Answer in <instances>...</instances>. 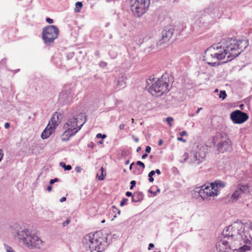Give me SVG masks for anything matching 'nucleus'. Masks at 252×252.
I'll return each instance as SVG.
<instances>
[{
    "mask_svg": "<svg viewBox=\"0 0 252 252\" xmlns=\"http://www.w3.org/2000/svg\"><path fill=\"white\" fill-rule=\"evenodd\" d=\"M101 172H102V174H101V175L99 177H98V179L99 180H103L104 179V176L103 175V168L102 167H101Z\"/></svg>",
    "mask_w": 252,
    "mask_h": 252,
    "instance_id": "obj_25",
    "label": "nucleus"
},
{
    "mask_svg": "<svg viewBox=\"0 0 252 252\" xmlns=\"http://www.w3.org/2000/svg\"><path fill=\"white\" fill-rule=\"evenodd\" d=\"M130 184H131V186L130 187V189H132L133 188V187L135 186L136 182L135 181H132L130 182Z\"/></svg>",
    "mask_w": 252,
    "mask_h": 252,
    "instance_id": "obj_29",
    "label": "nucleus"
},
{
    "mask_svg": "<svg viewBox=\"0 0 252 252\" xmlns=\"http://www.w3.org/2000/svg\"><path fill=\"white\" fill-rule=\"evenodd\" d=\"M58 181V179L57 178H55L54 179H52L50 181V185H52L53 183H54L55 182H57Z\"/></svg>",
    "mask_w": 252,
    "mask_h": 252,
    "instance_id": "obj_33",
    "label": "nucleus"
},
{
    "mask_svg": "<svg viewBox=\"0 0 252 252\" xmlns=\"http://www.w3.org/2000/svg\"><path fill=\"white\" fill-rule=\"evenodd\" d=\"M133 164V163H131V165H130L129 169H130V170H131V169H132V166Z\"/></svg>",
    "mask_w": 252,
    "mask_h": 252,
    "instance_id": "obj_53",
    "label": "nucleus"
},
{
    "mask_svg": "<svg viewBox=\"0 0 252 252\" xmlns=\"http://www.w3.org/2000/svg\"><path fill=\"white\" fill-rule=\"evenodd\" d=\"M47 190L48 191H51L52 190V187L51 186H49L47 187Z\"/></svg>",
    "mask_w": 252,
    "mask_h": 252,
    "instance_id": "obj_46",
    "label": "nucleus"
},
{
    "mask_svg": "<svg viewBox=\"0 0 252 252\" xmlns=\"http://www.w3.org/2000/svg\"><path fill=\"white\" fill-rule=\"evenodd\" d=\"M177 140L179 141H183V142H186V140L183 139L182 137H178L177 138Z\"/></svg>",
    "mask_w": 252,
    "mask_h": 252,
    "instance_id": "obj_36",
    "label": "nucleus"
},
{
    "mask_svg": "<svg viewBox=\"0 0 252 252\" xmlns=\"http://www.w3.org/2000/svg\"><path fill=\"white\" fill-rule=\"evenodd\" d=\"M129 163V160H127L126 162V164L127 165Z\"/></svg>",
    "mask_w": 252,
    "mask_h": 252,
    "instance_id": "obj_52",
    "label": "nucleus"
},
{
    "mask_svg": "<svg viewBox=\"0 0 252 252\" xmlns=\"http://www.w3.org/2000/svg\"><path fill=\"white\" fill-rule=\"evenodd\" d=\"M248 115L240 110H235L230 114V119L234 124H241L249 119Z\"/></svg>",
    "mask_w": 252,
    "mask_h": 252,
    "instance_id": "obj_11",
    "label": "nucleus"
},
{
    "mask_svg": "<svg viewBox=\"0 0 252 252\" xmlns=\"http://www.w3.org/2000/svg\"><path fill=\"white\" fill-rule=\"evenodd\" d=\"M248 45L246 40L231 39L221 45H213L205 51L204 61L212 66L220 65L219 61H231L237 57Z\"/></svg>",
    "mask_w": 252,
    "mask_h": 252,
    "instance_id": "obj_1",
    "label": "nucleus"
},
{
    "mask_svg": "<svg viewBox=\"0 0 252 252\" xmlns=\"http://www.w3.org/2000/svg\"><path fill=\"white\" fill-rule=\"evenodd\" d=\"M70 223V220L67 219L65 222H64L63 224V226H65L67 225Z\"/></svg>",
    "mask_w": 252,
    "mask_h": 252,
    "instance_id": "obj_31",
    "label": "nucleus"
},
{
    "mask_svg": "<svg viewBox=\"0 0 252 252\" xmlns=\"http://www.w3.org/2000/svg\"><path fill=\"white\" fill-rule=\"evenodd\" d=\"M187 134V132L186 131H183L180 133V135L181 136H183Z\"/></svg>",
    "mask_w": 252,
    "mask_h": 252,
    "instance_id": "obj_38",
    "label": "nucleus"
},
{
    "mask_svg": "<svg viewBox=\"0 0 252 252\" xmlns=\"http://www.w3.org/2000/svg\"><path fill=\"white\" fill-rule=\"evenodd\" d=\"M126 77L125 75L121 74L117 80V86L119 90L122 89L126 86Z\"/></svg>",
    "mask_w": 252,
    "mask_h": 252,
    "instance_id": "obj_15",
    "label": "nucleus"
},
{
    "mask_svg": "<svg viewBox=\"0 0 252 252\" xmlns=\"http://www.w3.org/2000/svg\"><path fill=\"white\" fill-rule=\"evenodd\" d=\"M226 96V94L225 91H221L219 94V97L224 99Z\"/></svg>",
    "mask_w": 252,
    "mask_h": 252,
    "instance_id": "obj_22",
    "label": "nucleus"
},
{
    "mask_svg": "<svg viewBox=\"0 0 252 252\" xmlns=\"http://www.w3.org/2000/svg\"><path fill=\"white\" fill-rule=\"evenodd\" d=\"M150 5V0H135L131 5V10L133 14L140 17L146 13Z\"/></svg>",
    "mask_w": 252,
    "mask_h": 252,
    "instance_id": "obj_9",
    "label": "nucleus"
},
{
    "mask_svg": "<svg viewBox=\"0 0 252 252\" xmlns=\"http://www.w3.org/2000/svg\"><path fill=\"white\" fill-rule=\"evenodd\" d=\"M225 183L217 180L209 185H204L195 189L200 197L206 201H210L220 194V189L225 187Z\"/></svg>",
    "mask_w": 252,
    "mask_h": 252,
    "instance_id": "obj_3",
    "label": "nucleus"
},
{
    "mask_svg": "<svg viewBox=\"0 0 252 252\" xmlns=\"http://www.w3.org/2000/svg\"><path fill=\"white\" fill-rule=\"evenodd\" d=\"M174 30L172 28H165L162 32V40L163 42L168 41L172 37Z\"/></svg>",
    "mask_w": 252,
    "mask_h": 252,
    "instance_id": "obj_14",
    "label": "nucleus"
},
{
    "mask_svg": "<svg viewBox=\"0 0 252 252\" xmlns=\"http://www.w3.org/2000/svg\"><path fill=\"white\" fill-rule=\"evenodd\" d=\"M247 224L235 222L226 227L222 231L223 236L228 237L229 244L233 252H241L250 242L248 233L245 231Z\"/></svg>",
    "mask_w": 252,
    "mask_h": 252,
    "instance_id": "obj_2",
    "label": "nucleus"
},
{
    "mask_svg": "<svg viewBox=\"0 0 252 252\" xmlns=\"http://www.w3.org/2000/svg\"><path fill=\"white\" fill-rule=\"evenodd\" d=\"M252 196L250 187L248 184H239L230 197V201L236 202L240 198L246 200Z\"/></svg>",
    "mask_w": 252,
    "mask_h": 252,
    "instance_id": "obj_8",
    "label": "nucleus"
},
{
    "mask_svg": "<svg viewBox=\"0 0 252 252\" xmlns=\"http://www.w3.org/2000/svg\"><path fill=\"white\" fill-rule=\"evenodd\" d=\"M60 164L64 168L65 170H70L72 168V167L70 165H66V164L63 162H61Z\"/></svg>",
    "mask_w": 252,
    "mask_h": 252,
    "instance_id": "obj_20",
    "label": "nucleus"
},
{
    "mask_svg": "<svg viewBox=\"0 0 252 252\" xmlns=\"http://www.w3.org/2000/svg\"><path fill=\"white\" fill-rule=\"evenodd\" d=\"M127 201H128L127 199H126V198L123 199L120 203V206H123L124 205H125Z\"/></svg>",
    "mask_w": 252,
    "mask_h": 252,
    "instance_id": "obj_26",
    "label": "nucleus"
},
{
    "mask_svg": "<svg viewBox=\"0 0 252 252\" xmlns=\"http://www.w3.org/2000/svg\"><path fill=\"white\" fill-rule=\"evenodd\" d=\"M6 250L7 252H15L12 248L7 246L6 247Z\"/></svg>",
    "mask_w": 252,
    "mask_h": 252,
    "instance_id": "obj_27",
    "label": "nucleus"
},
{
    "mask_svg": "<svg viewBox=\"0 0 252 252\" xmlns=\"http://www.w3.org/2000/svg\"><path fill=\"white\" fill-rule=\"evenodd\" d=\"M125 125L124 124H121L119 126V128L120 130H123L125 128Z\"/></svg>",
    "mask_w": 252,
    "mask_h": 252,
    "instance_id": "obj_37",
    "label": "nucleus"
},
{
    "mask_svg": "<svg viewBox=\"0 0 252 252\" xmlns=\"http://www.w3.org/2000/svg\"><path fill=\"white\" fill-rule=\"evenodd\" d=\"M60 123V122L59 120L58 115L55 114L53 116L47 126L51 127V128L55 130Z\"/></svg>",
    "mask_w": 252,
    "mask_h": 252,
    "instance_id": "obj_16",
    "label": "nucleus"
},
{
    "mask_svg": "<svg viewBox=\"0 0 252 252\" xmlns=\"http://www.w3.org/2000/svg\"><path fill=\"white\" fill-rule=\"evenodd\" d=\"M216 138H218V139H220V137H218V136H217Z\"/></svg>",
    "mask_w": 252,
    "mask_h": 252,
    "instance_id": "obj_59",
    "label": "nucleus"
},
{
    "mask_svg": "<svg viewBox=\"0 0 252 252\" xmlns=\"http://www.w3.org/2000/svg\"><path fill=\"white\" fill-rule=\"evenodd\" d=\"M103 143V140H101L100 141H99V142H98V144H102Z\"/></svg>",
    "mask_w": 252,
    "mask_h": 252,
    "instance_id": "obj_50",
    "label": "nucleus"
},
{
    "mask_svg": "<svg viewBox=\"0 0 252 252\" xmlns=\"http://www.w3.org/2000/svg\"><path fill=\"white\" fill-rule=\"evenodd\" d=\"M157 191L159 192L160 191L159 189H158Z\"/></svg>",
    "mask_w": 252,
    "mask_h": 252,
    "instance_id": "obj_56",
    "label": "nucleus"
},
{
    "mask_svg": "<svg viewBox=\"0 0 252 252\" xmlns=\"http://www.w3.org/2000/svg\"><path fill=\"white\" fill-rule=\"evenodd\" d=\"M241 252H252V245L250 242L246 245H244V248Z\"/></svg>",
    "mask_w": 252,
    "mask_h": 252,
    "instance_id": "obj_18",
    "label": "nucleus"
},
{
    "mask_svg": "<svg viewBox=\"0 0 252 252\" xmlns=\"http://www.w3.org/2000/svg\"><path fill=\"white\" fill-rule=\"evenodd\" d=\"M149 177V180L150 182H153L154 181V179L153 177Z\"/></svg>",
    "mask_w": 252,
    "mask_h": 252,
    "instance_id": "obj_45",
    "label": "nucleus"
},
{
    "mask_svg": "<svg viewBox=\"0 0 252 252\" xmlns=\"http://www.w3.org/2000/svg\"><path fill=\"white\" fill-rule=\"evenodd\" d=\"M3 157V154L1 150H0V161L1 160Z\"/></svg>",
    "mask_w": 252,
    "mask_h": 252,
    "instance_id": "obj_42",
    "label": "nucleus"
},
{
    "mask_svg": "<svg viewBox=\"0 0 252 252\" xmlns=\"http://www.w3.org/2000/svg\"><path fill=\"white\" fill-rule=\"evenodd\" d=\"M78 117H73L67 120L64 124L63 129V133L61 135V139L63 141H66L75 135L81 128L85 122L78 120Z\"/></svg>",
    "mask_w": 252,
    "mask_h": 252,
    "instance_id": "obj_5",
    "label": "nucleus"
},
{
    "mask_svg": "<svg viewBox=\"0 0 252 252\" xmlns=\"http://www.w3.org/2000/svg\"><path fill=\"white\" fill-rule=\"evenodd\" d=\"M54 130H55L51 128V127L47 126L45 129L41 133V138L43 139L47 138L54 132Z\"/></svg>",
    "mask_w": 252,
    "mask_h": 252,
    "instance_id": "obj_17",
    "label": "nucleus"
},
{
    "mask_svg": "<svg viewBox=\"0 0 252 252\" xmlns=\"http://www.w3.org/2000/svg\"><path fill=\"white\" fill-rule=\"evenodd\" d=\"M202 108L201 107V108H198L197 110L196 111V114H198L199 111L202 109Z\"/></svg>",
    "mask_w": 252,
    "mask_h": 252,
    "instance_id": "obj_49",
    "label": "nucleus"
},
{
    "mask_svg": "<svg viewBox=\"0 0 252 252\" xmlns=\"http://www.w3.org/2000/svg\"><path fill=\"white\" fill-rule=\"evenodd\" d=\"M141 150V147H139L137 149V151L139 152Z\"/></svg>",
    "mask_w": 252,
    "mask_h": 252,
    "instance_id": "obj_51",
    "label": "nucleus"
},
{
    "mask_svg": "<svg viewBox=\"0 0 252 252\" xmlns=\"http://www.w3.org/2000/svg\"><path fill=\"white\" fill-rule=\"evenodd\" d=\"M228 237L223 236V238L219 240L217 243V249L219 252H232Z\"/></svg>",
    "mask_w": 252,
    "mask_h": 252,
    "instance_id": "obj_12",
    "label": "nucleus"
},
{
    "mask_svg": "<svg viewBox=\"0 0 252 252\" xmlns=\"http://www.w3.org/2000/svg\"><path fill=\"white\" fill-rule=\"evenodd\" d=\"M19 238L22 240L25 245L30 248L40 249L43 242L36 235L30 233L28 230L20 231L18 233Z\"/></svg>",
    "mask_w": 252,
    "mask_h": 252,
    "instance_id": "obj_6",
    "label": "nucleus"
},
{
    "mask_svg": "<svg viewBox=\"0 0 252 252\" xmlns=\"http://www.w3.org/2000/svg\"><path fill=\"white\" fill-rule=\"evenodd\" d=\"M66 197H62V198L60 199V201L61 202H63L65 201L66 200Z\"/></svg>",
    "mask_w": 252,
    "mask_h": 252,
    "instance_id": "obj_40",
    "label": "nucleus"
},
{
    "mask_svg": "<svg viewBox=\"0 0 252 252\" xmlns=\"http://www.w3.org/2000/svg\"><path fill=\"white\" fill-rule=\"evenodd\" d=\"M46 21L49 24H52L53 23V20L50 18H47Z\"/></svg>",
    "mask_w": 252,
    "mask_h": 252,
    "instance_id": "obj_30",
    "label": "nucleus"
},
{
    "mask_svg": "<svg viewBox=\"0 0 252 252\" xmlns=\"http://www.w3.org/2000/svg\"><path fill=\"white\" fill-rule=\"evenodd\" d=\"M83 243L89 246L92 252L93 251L97 252H102L105 250L108 245L107 238L101 232L86 235Z\"/></svg>",
    "mask_w": 252,
    "mask_h": 252,
    "instance_id": "obj_4",
    "label": "nucleus"
},
{
    "mask_svg": "<svg viewBox=\"0 0 252 252\" xmlns=\"http://www.w3.org/2000/svg\"><path fill=\"white\" fill-rule=\"evenodd\" d=\"M216 138H218V139H220V137H218V136H217Z\"/></svg>",
    "mask_w": 252,
    "mask_h": 252,
    "instance_id": "obj_58",
    "label": "nucleus"
},
{
    "mask_svg": "<svg viewBox=\"0 0 252 252\" xmlns=\"http://www.w3.org/2000/svg\"><path fill=\"white\" fill-rule=\"evenodd\" d=\"M75 169V171L78 173L82 171V168L79 166L76 167Z\"/></svg>",
    "mask_w": 252,
    "mask_h": 252,
    "instance_id": "obj_32",
    "label": "nucleus"
},
{
    "mask_svg": "<svg viewBox=\"0 0 252 252\" xmlns=\"http://www.w3.org/2000/svg\"><path fill=\"white\" fill-rule=\"evenodd\" d=\"M147 156H148L147 154H144V155L142 156V159H144V158H146Z\"/></svg>",
    "mask_w": 252,
    "mask_h": 252,
    "instance_id": "obj_48",
    "label": "nucleus"
},
{
    "mask_svg": "<svg viewBox=\"0 0 252 252\" xmlns=\"http://www.w3.org/2000/svg\"><path fill=\"white\" fill-rule=\"evenodd\" d=\"M162 144H163V141H162V140L161 139H160V140H159V141H158V145H159V146H161Z\"/></svg>",
    "mask_w": 252,
    "mask_h": 252,
    "instance_id": "obj_47",
    "label": "nucleus"
},
{
    "mask_svg": "<svg viewBox=\"0 0 252 252\" xmlns=\"http://www.w3.org/2000/svg\"><path fill=\"white\" fill-rule=\"evenodd\" d=\"M136 164H137V165L141 166L143 169H144L145 168L144 164L142 162H141L140 161H138L136 162Z\"/></svg>",
    "mask_w": 252,
    "mask_h": 252,
    "instance_id": "obj_28",
    "label": "nucleus"
},
{
    "mask_svg": "<svg viewBox=\"0 0 252 252\" xmlns=\"http://www.w3.org/2000/svg\"><path fill=\"white\" fill-rule=\"evenodd\" d=\"M10 127V124L9 123H6L5 124H4V127L5 128H8L9 127Z\"/></svg>",
    "mask_w": 252,
    "mask_h": 252,
    "instance_id": "obj_39",
    "label": "nucleus"
},
{
    "mask_svg": "<svg viewBox=\"0 0 252 252\" xmlns=\"http://www.w3.org/2000/svg\"><path fill=\"white\" fill-rule=\"evenodd\" d=\"M170 85L167 79L162 76L149 88V92L153 95H160L169 91Z\"/></svg>",
    "mask_w": 252,
    "mask_h": 252,
    "instance_id": "obj_7",
    "label": "nucleus"
},
{
    "mask_svg": "<svg viewBox=\"0 0 252 252\" xmlns=\"http://www.w3.org/2000/svg\"><path fill=\"white\" fill-rule=\"evenodd\" d=\"M120 213H121L120 211V210H118V214L119 215H120Z\"/></svg>",
    "mask_w": 252,
    "mask_h": 252,
    "instance_id": "obj_55",
    "label": "nucleus"
},
{
    "mask_svg": "<svg viewBox=\"0 0 252 252\" xmlns=\"http://www.w3.org/2000/svg\"><path fill=\"white\" fill-rule=\"evenodd\" d=\"M132 200L133 202H138L139 200V198L138 197V195L137 194V196L134 194L132 197Z\"/></svg>",
    "mask_w": 252,
    "mask_h": 252,
    "instance_id": "obj_23",
    "label": "nucleus"
},
{
    "mask_svg": "<svg viewBox=\"0 0 252 252\" xmlns=\"http://www.w3.org/2000/svg\"><path fill=\"white\" fill-rule=\"evenodd\" d=\"M218 150L220 153H224L231 149V146L230 142L224 140L220 141L217 145Z\"/></svg>",
    "mask_w": 252,
    "mask_h": 252,
    "instance_id": "obj_13",
    "label": "nucleus"
},
{
    "mask_svg": "<svg viewBox=\"0 0 252 252\" xmlns=\"http://www.w3.org/2000/svg\"><path fill=\"white\" fill-rule=\"evenodd\" d=\"M96 137L98 139H99V138L104 139L106 137V135L102 134L101 133H98L96 134Z\"/></svg>",
    "mask_w": 252,
    "mask_h": 252,
    "instance_id": "obj_24",
    "label": "nucleus"
},
{
    "mask_svg": "<svg viewBox=\"0 0 252 252\" xmlns=\"http://www.w3.org/2000/svg\"><path fill=\"white\" fill-rule=\"evenodd\" d=\"M154 247V245L153 243H150L149 245V248L148 249L150 250L152 248Z\"/></svg>",
    "mask_w": 252,
    "mask_h": 252,
    "instance_id": "obj_41",
    "label": "nucleus"
},
{
    "mask_svg": "<svg viewBox=\"0 0 252 252\" xmlns=\"http://www.w3.org/2000/svg\"><path fill=\"white\" fill-rule=\"evenodd\" d=\"M132 123H133L134 122V120L133 119H131Z\"/></svg>",
    "mask_w": 252,
    "mask_h": 252,
    "instance_id": "obj_54",
    "label": "nucleus"
},
{
    "mask_svg": "<svg viewBox=\"0 0 252 252\" xmlns=\"http://www.w3.org/2000/svg\"><path fill=\"white\" fill-rule=\"evenodd\" d=\"M126 195L127 196H132V193L131 192H129V191H127L126 193Z\"/></svg>",
    "mask_w": 252,
    "mask_h": 252,
    "instance_id": "obj_43",
    "label": "nucleus"
},
{
    "mask_svg": "<svg viewBox=\"0 0 252 252\" xmlns=\"http://www.w3.org/2000/svg\"><path fill=\"white\" fill-rule=\"evenodd\" d=\"M225 59L226 60V61H224V63H226V62H227L228 61H227L226 59Z\"/></svg>",
    "mask_w": 252,
    "mask_h": 252,
    "instance_id": "obj_57",
    "label": "nucleus"
},
{
    "mask_svg": "<svg viewBox=\"0 0 252 252\" xmlns=\"http://www.w3.org/2000/svg\"><path fill=\"white\" fill-rule=\"evenodd\" d=\"M59 34V29L56 26H47L43 29L42 37L45 43H51L58 38Z\"/></svg>",
    "mask_w": 252,
    "mask_h": 252,
    "instance_id": "obj_10",
    "label": "nucleus"
},
{
    "mask_svg": "<svg viewBox=\"0 0 252 252\" xmlns=\"http://www.w3.org/2000/svg\"><path fill=\"white\" fill-rule=\"evenodd\" d=\"M155 173H157L158 175H160L161 172H160V171L159 170V169H156V171H155Z\"/></svg>",
    "mask_w": 252,
    "mask_h": 252,
    "instance_id": "obj_44",
    "label": "nucleus"
},
{
    "mask_svg": "<svg viewBox=\"0 0 252 252\" xmlns=\"http://www.w3.org/2000/svg\"><path fill=\"white\" fill-rule=\"evenodd\" d=\"M155 174V171L154 170H152L149 173V175H148V176L149 177H152L154 175V174Z\"/></svg>",
    "mask_w": 252,
    "mask_h": 252,
    "instance_id": "obj_35",
    "label": "nucleus"
},
{
    "mask_svg": "<svg viewBox=\"0 0 252 252\" xmlns=\"http://www.w3.org/2000/svg\"><path fill=\"white\" fill-rule=\"evenodd\" d=\"M105 221L104 220H103V221H102V222H104Z\"/></svg>",
    "mask_w": 252,
    "mask_h": 252,
    "instance_id": "obj_60",
    "label": "nucleus"
},
{
    "mask_svg": "<svg viewBox=\"0 0 252 252\" xmlns=\"http://www.w3.org/2000/svg\"><path fill=\"white\" fill-rule=\"evenodd\" d=\"M167 123L168 124L170 127H172L173 125L172 122L174 121V119L171 117H169L166 118V120Z\"/></svg>",
    "mask_w": 252,
    "mask_h": 252,
    "instance_id": "obj_21",
    "label": "nucleus"
},
{
    "mask_svg": "<svg viewBox=\"0 0 252 252\" xmlns=\"http://www.w3.org/2000/svg\"><path fill=\"white\" fill-rule=\"evenodd\" d=\"M151 148L150 146H147L146 147V150H145V151L146 153H149L151 151Z\"/></svg>",
    "mask_w": 252,
    "mask_h": 252,
    "instance_id": "obj_34",
    "label": "nucleus"
},
{
    "mask_svg": "<svg viewBox=\"0 0 252 252\" xmlns=\"http://www.w3.org/2000/svg\"><path fill=\"white\" fill-rule=\"evenodd\" d=\"M76 8L75 9V11L79 12L80 11V9L83 6V4L81 2L78 1L75 4Z\"/></svg>",
    "mask_w": 252,
    "mask_h": 252,
    "instance_id": "obj_19",
    "label": "nucleus"
}]
</instances>
